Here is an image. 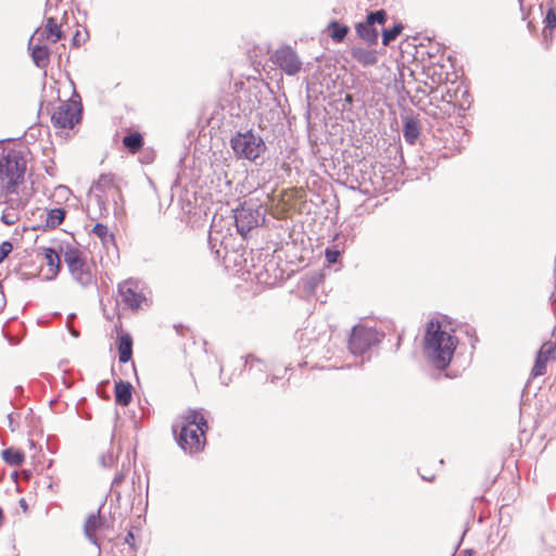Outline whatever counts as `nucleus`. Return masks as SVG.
<instances>
[{"label":"nucleus","mask_w":556,"mask_h":556,"mask_svg":"<svg viewBox=\"0 0 556 556\" xmlns=\"http://www.w3.org/2000/svg\"><path fill=\"white\" fill-rule=\"evenodd\" d=\"M207 421L197 409H188L177 417L173 432L178 433L177 443L187 453L197 454L206 444Z\"/></svg>","instance_id":"obj_1"},{"label":"nucleus","mask_w":556,"mask_h":556,"mask_svg":"<svg viewBox=\"0 0 556 556\" xmlns=\"http://www.w3.org/2000/svg\"><path fill=\"white\" fill-rule=\"evenodd\" d=\"M458 340L439 320H430L425 334L424 350L428 358L439 369L451 363Z\"/></svg>","instance_id":"obj_2"},{"label":"nucleus","mask_w":556,"mask_h":556,"mask_svg":"<svg viewBox=\"0 0 556 556\" xmlns=\"http://www.w3.org/2000/svg\"><path fill=\"white\" fill-rule=\"evenodd\" d=\"M27 162L20 150L10 149L0 156V200L15 192L23 182Z\"/></svg>","instance_id":"obj_3"},{"label":"nucleus","mask_w":556,"mask_h":556,"mask_svg":"<svg viewBox=\"0 0 556 556\" xmlns=\"http://www.w3.org/2000/svg\"><path fill=\"white\" fill-rule=\"evenodd\" d=\"M92 192L99 206L93 219L105 217L111 204L123 205V193L113 174H102L93 185Z\"/></svg>","instance_id":"obj_4"},{"label":"nucleus","mask_w":556,"mask_h":556,"mask_svg":"<svg viewBox=\"0 0 556 556\" xmlns=\"http://www.w3.org/2000/svg\"><path fill=\"white\" fill-rule=\"evenodd\" d=\"M80 101L70 99L61 102L51 113V123L55 129H73L81 121Z\"/></svg>","instance_id":"obj_5"},{"label":"nucleus","mask_w":556,"mask_h":556,"mask_svg":"<svg viewBox=\"0 0 556 556\" xmlns=\"http://www.w3.org/2000/svg\"><path fill=\"white\" fill-rule=\"evenodd\" d=\"M231 148L238 156L250 161L256 160L265 151L263 140L251 131L237 134L231 139Z\"/></svg>","instance_id":"obj_6"},{"label":"nucleus","mask_w":556,"mask_h":556,"mask_svg":"<svg viewBox=\"0 0 556 556\" xmlns=\"http://www.w3.org/2000/svg\"><path fill=\"white\" fill-rule=\"evenodd\" d=\"M387 16L384 10L369 13L365 22L356 24L355 30L357 36L368 45H376L379 33L375 28V24L383 25L387 22Z\"/></svg>","instance_id":"obj_7"},{"label":"nucleus","mask_w":556,"mask_h":556,"mask_svg":"<svg viewBox=\"0 0 556 556\" xmlns=\"http://www.w3.org/2000/svg\"><path fill=\"white\" fill-rule=\"evenodd\" d=\"M262 219L263 215L260 208H254L245 203L235 211L236 226L242 236L257 227Z\"/></svg>","instance_id":"obj_8"},{"label":"nucleus","mask_w":556,"mask_h":556,"mask_svg":"<svg viewBox=\"0 0 556 556\" xmlns=\"http://www.w3.org/2000/svg\"><path fill=\"white\" fill-rule=\"evenodd\" d=\"M376 340V333L372 329L364 326H356L353 328L349 348L353 354H363L366 352Z\"/></svg>","instance_id":"obj_9"},{"label":"nucleus","mask_w":556,"mask_h":556,"mask_svg":"<svg viewBox=\"0 0 556 556\" xmlns=\"http://www.w3.org/2000/svg\"><path fill=\"white\" fill-rule=\"evenodd\" d=\"M118 294L122 302L131 309H138L146 301L139 283L132 279H127L118 285Z\"/></svg>","instance_id":"obj_10"},{"label":"nucleus","mask_w":556,"mask_h":556,"mask_svg":"<svg viewBox=\"0 0 556 556\" xmlns=\"http://www.w3.org/2000/svg\"><path fill=\"white\" fill-rule=\"evenodd\" d=\"M274 62L288 75H295L301 71L302 62L296 52L290 47L276 50Z\"/></svg>","instance_id":"obj_11"},{"label":"nucleus","mask_w":556,"mask_h":556,"mask_svg":"<svg viewBox=\"0 0 556 556\" xmlns=\"http://www.w3.org/2000/svg\"><path fill=\"white\" fill-rule=\"evenodd\" d=\"M64 262L75 279L83 283L89 281V273L86 270V262L77 249H68L64 254Z\"/></svg>","instance_id":"obj_12"},{"label":"nucleus","mask_w":556,"mask_h":556,"mask_svg":"<svg viewBox=\"0 0 556 556\" xmlns=\"http://www.w3.org/2000/svg\"><path fill=\"white\" fill-rule=\"evenodd\" d=\"M556 358V343L553 341L544 342L535 357V362L532 368V377H540L545 375L547 363Z\"/></svg>","instance_id":"obj_13"},{"label":"nucleus","mask_w":556,"mask_h":556,"mask_svg":"<svg viewBox=\"0 0 556 556\" xmlns=\"http://www.w3.org/2000/svg\"><path fill=\"white\" fill-rule=\"evenodd\" d=\"M33 37H37L39 42L48 40L55 43L63 38V31L61 29V25L58 24L54 17H48L45 26L42 28H38Z\"/></svg>","instance_id":"obj_14"},{"label":"nucleus","mask_w":556,"mask_h":556,"mask_svg":"<svg viewBox=\"0 0 556 556\" xmlns=\"http://www.w3.org/2000/svg\"><path fill=\"white\" fill-rule=\"evenodd\" d=\"M45 265L41 270L43 271L45 279L51 280L55 278L60 271L61 258L52 248H43Z\"/></svg>","instance_id":"obj_15"},{"label":"nucleus","mask_w":556,"mask_h":556,"mask_svg":"<svg viewBox=\"0 0 556 556\" xmlns=\"http://www.w3.org/2000/svg\"><path fill=\"white\" fill-rule=\"evenodd\" d=\"M29 50L34 63L41 68L48 66L50 61V50L42 42H39L37 37H33L29 40Z\"/></svg>","instance_id":"obj_16"},{"label":"nucleus","mask_w":556,"mask_h":556,"mask_svg":"<svg viewBox=\"0 0 556 556\" xmlns=\"http://www.w3.org/2000/svg\"><path fill=\"white\" fill-rule=\"evenodd\" d=\"M306 192L303 188H290L283 190L280 194V202L282 203L283 212L295 208L296 203H304Z\"/></svg>","instance_id":"obj_17"},{"label":"nucleus","mask_w":556,"mask_h":556,"mask_svg":"<svg viewBox=\"0 0 556 556\" xmlns=\"http://www.w3.org/2000/svg\"><path fill=\"white\" fill-rule=\"evenodd\" d=\"M115 402L121 406H128L132 400V386L127 381H116L114 387Z\"/></svg>","instance_id":"obj_18"},{"label":"nucleus","mask_w":556,"mask_h":556,"mask_svg":"<svg viewBox=\"0 0 556 556\" xmlns=\"http://www.w3.org/2000/svg\"><path fill=\"white\" fill-rule=\"evenodd\" d=\"M118 361L127 363L132 356V338L129 333H122L117 342Z\"/></svg>","instance_id":"obj_19"},{"label":"nucleus","mask_w":556,"mask_h":556,"mask_svg":"<svg viewBox=\"0 0 556 556\" xmlns=\"http://www.w3.org/2000/svg\"><path fill=\"white\" fill-rule=\"evenodd\" d=\"M102 527V520L99 513L90 514L85 521L84 531L87 538L96 543L97 532Z\"/></svg>","instance_id":"obj_20"},{"label":"nucleus","mask_w":556,"mask_h":556,"mask_svg":"<svg viewBox=\"0 0 556 556\" xmlns=\"http://www.w3.org/2000/svg\"><path fill=\"white\" fill-rule=\"evenodd\" d=\"M351 54L358 63L364 66L375 65L378 61L377 54L374 50L353 48Z\"/></svg>","instance_id":"obj_21"},{"label":"nucleus","mask_w":556,"mask_h":556,"mask_svg":"<svg viewBox=\"0 0 556 556\" xmlns=\"http://www.w3.org/2000/svg\"><path fill=\"white\" fill-rule=\"evenodd\" d=\"M143 137L139 131H132L123 138V146L128 152L138 153L143 147Z\"/></svg>","instance_id":"obj_22"},{"label":"nucleus","mask_w":556,"mask_h":556,"mask_svg":"<svg viewBox=\"0 0 556 556\" xmlns=\"http://www.w3.org/2000/svg\"><path fill=\"white\" fill-rule=\"evenodd\" d=\"M2 459L10 466H21L25 462V453L21 448L8 447L1 453Z\"/></svg>","instance_id":"obj_23"},{"label":"nucleus","mask_w":556,"mask_h":556,"mask_svg":"<svg viewBox=\"0 0 556 556\" xmlns=\"http://www.w3.org/2000/svg\"><path fill=\"white\" fill-rule=\"evenodd\" d=\"M420 134V127L418 121L414 118H407L404 124L403 128V136L405 140L413 144L415 143L416 139L418 138Z\"/></svg>","instance_id":"obj_24"},{"label":"nucleus","mask_w":556,"mask_h":556,"mask_svg":"<svg viewBox=\"0 0 556 556\" xmlns=\"http://www.w3.org/2000/svg\"><path fill=\"white\" fill-rule=\"evenodd\" d=\"M330 30V37L334 42H342L349 34V27L339 24L337 21H332L328 25Z\"/></svg>","instance_id":"obj_25"},{"label":"nucleus","mask_w":556,"mask_h":556,"mask_svg":"<svg viewBox=\"0 0 556 556\" xmlns=\"http://www.w3.org/2000/svg\"><path fill=\"white\" fill-rule=\"evenodd\" d=\"M65 217V211L63 208H53L48 212L46 224L48 227L54 228L59 226Z\"/></svg>","instance_id":"obj_26"},{"label":"nucleus","mask_w":556,"mask_h":556,"mask_svg":"<svg viewBox=\"0 0 556 556\" xmlns=\"http://www.w3.org/2000/svg\"><path fill=\"white\" fill-rule=\"evenodd\" d=\"M403 29H404V26L401 23L395 24L390 29H384L382 31V45L389 46L393 40H395L401 35Z\"/></svg>","instance_id":"obj_27"},{"label":"nucleus","mask_w":556,"mask_h":556,"mask_svg":"<svg viewBox=\"0 0 556 556\" xmlns=\"http://www.w3.org/2000/svg\"><path fill=\"white\" fill-rule=\"evenodd\" d=\"M20 219V214L14 208H7L1 215V222L8 226H12Z\"/></svg>","instance_id":"obj_28"},{"label":"nucleus","mask_w":556,"mask_h":556,"mask_svg":"<svg viewBox=\"0 0 556 556\" xmlns=\"http://www.w3.org/2000/svg\"><path fill=\"white\" fill-rule=\"evenodd\" d=\"M92 233L96 235L99 239L105 242L109 238H113L110 233L106 225L97 223L92 228Z\"/></svg>","instance_id":"obj_29"},{"label":"nucleus","mask_w":556,"mask_h":556,"mask_svg":"<svg viewBox=\"0 0 556 556\" xmlns=\"http://www.w3.org/2000/svg\"><path fill=\"white\" fill-rule=\"evenodd\" d=\"M545 29L554 30L556 27V11L548 9L544 18Z\"/></svg>","instance_id":"obj_30"},{"label":"nucleus","mask_w":556,"mask_h":556,"mask_svg":"<svg viewBox=\"0 0 556 556\" xmlns=\"http://www.w3.org/2000/svg\"><path fill=\"white\" fill-rule=\"evenodd\" d=\"M13 245L9 241H3L0 244V263L12 252Z\"/></svg>","instance_id":"obj_31"},{"label":"nucleus","mask_w":556,"mask_h":556,"mask_svg":"<svg viewBox=\"0 0 556 556\" xmlns=\"http://www.w3.org/2000/svg\"><path fill=\"white\" fill-rule=\"evenodd\" d=\"M325 255L329 264H334L340 256V252L338 250L326 249Z\"/></svg>","instance_id":"obj_32"},{"label":"nucleus","mask_w":556,"mask_h":556,"mask_svg":"<svg viewBox=\"0 0 556 556\" xmlns=\"http://www.w3.org/2000/svg\"><path fill=\"white\" fill-rule=\"evenodd\" d=\"M78 37H79V31H76V34H75V35H74V37H73V45H74L75 47H78V46H79Z\"/></svg>","instance_id":"obj_33"},{"label":"nucleus","mask_w":556,"mask_h":556,"mask_svg":"<svg viewBox=\"0 0 556 556\" xmlns=\"http://www.w3.org/2000/svg\"><path fill=\"white\" fill-rule=\"evenodd\" d=\"M443 81V78L441 75L438 76V78L432 77V83L434 85H440Z\"/></svg>","instance_id":"obj_34"},{"label":"nucleus","mask_w":556,"mask_h":556,"mask_svg":"<svg viewBox=\"0 0 556 556\" xmlns=\"http://www.w3.org/2000/svg\"><path fill=\"white\" fill-rule=\"evenodd\" d=\"M134 539H135L134 534L131 532H129L125 540H126L127 543L130 544L134 541Z\"/></svg>","instance_id":"obj_35"},{"label":"nucleus","mask_w":556,"mask_h":556,"mask_svg":"<svg viewBox=\"0 0 556 556\" xmlns=\"http://www.w3.org/2000/svg\"><path fill=\"white\" fill-rule=\"evenodd\" d=\"M345 101L346 102H352V96L351 94H346L345 96Z\"/></svg>","instance_id":"obj_36"},{"label":"nucleus","mask_w":556,"mask_h":556,"mask_svg":"<svg viewBox=\"0 0 556 556\" xmlns=\"http://www.w3.org/2000/svg\"><path fill=\"white\" fill-rule=\"evenodd\" d=\"M122 481V477H115L114 483H119Z\"/></svg>","instance_id":"obj_37"},{"label":"nucleus","mask_w":556,"mask_h":556,"mask_svg":"<svg viewBox=\"0 0 556 556\" xmlns=\"http://www.w3.org/2000/svg\"><path fill=\"white\" fill-rule=\"evenodd\" d=\"M468 553H469V556H473V554H472V552H471V551H469Z\"/></svg>","instance_id":"obj_38"},{"label":"nucleus","mask_w":556,"mask_h":556,"mask_svg":"<svg viewBox=\"0 0 556 556\" xmlns=\"http://www.w3.org/2000/svg\"><path fill=\"white\" fill-rule=\"evenodd\" d=\"M468 553H469V556H473V554H472V552H471V551H469Z\"/></svg>","instance_id":"obj_39"},{"label":"nucleus","mask_w":556,"mask_h":556,"mask_svg":"<svg viewBox=\"0 0 556 556\" xmlns=\"http://www.w3.org/2000/svg\"><path fill=\"white\" fill-rule=\"evenodd\" d=\"M468 553H469V556H473V554H472V552H471V551H469Z\"/></svg>","instance_id":"obj_40"}]
</instances>
